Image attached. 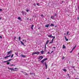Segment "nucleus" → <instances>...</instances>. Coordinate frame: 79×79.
I'll return each mask as SVG.
<instances>
[{
	"label": "nucleus",
	"mask_w": 79,
	"mask_h": 79,
	"mask_svg": "<svg viewBox=\"0 0 79 79\" xmlns=\"http://www.w3.org/2000/svg\"><path fill=\"white\" fill-rule=\"evenodd\" d=\"M75 79H79L78 78H75Z\"/></svg>",
	"instance_id": "nucleus-56"
},
{
	"label": "nucleus",
	"mask_w": 79,
	"mask_h": 79,
	"mask_svg": "<svg viewBox=\"0 0 79 79\" xmlns=\"http://www.w3.org/2000/svg\"><path fill=\"white\" fill-rule=\"evenodd\" d=\"M20 56H21L22 57H23V58H26L27 57V56H24L23 54L20 55Z\"/></svg>",
	"instance_id": "nucleus-6"
},
{
	"label": "nucleus",
	"mask_w": 79,
	"mask_h": 79,
	"mask_svg": "<svg viewBox=\"0 0 79 79\" xmlns=\"http://www.w3.org/2000/svg\"><path fill=\"white\" fill-rule=\"evenodd\" d=\"M32 55H36V53L35 52L33 53L32 54Z\"/></svg>",
	"instance_id": "nucleus-18"
},
{
	"label": "nucleus",
	"mask_w": 79,
	"mask_h": 79,
	"mask_svg": "<svg viewBox=\"0 0 79 79\" xmlns=\"http://www.w3.org/2000/svg\"><path fill=\"white\" fill-rule=\"evenodd\" d=\"M72 52H73V51H71L70 52V53H72Z\"/></svg>",
	"instance_id": "nucleus-46"
},
{
	"label": "nucleus",
	"mask_w": 79,
	"mask_h": 79,
	"mask_svg": "<svg viewBox=\"0 0 79 79\" xmlns=\"http://www.w3.org/2000/svg\"><path fill=\"white\" fill-rule=\"evenodd\" d=\"M20 42H21V44H22V45H24V43H23V42L21 41H20Z\"/></svg>",
	"instance_id": "nucleus-20"
},
{
	"label": "nucleus",
	"mask_w": 79,
	"mask_h": 79,
	"mask_svg": "<svg viewBox=\"0 0 79 79\" xmlns=\"http://www.w3.org/2000/svg\"><path fill=\"white\" fill-rule=\"evenodd\" d=\"M73 68H74V67H73Z\"/></svg>",
	"instance_id": "nucleus-60"
},
{
	"label": "nucleus",
	"mask_w": 79,
	"mask_h": 79,
	"mask_svg": "<svg viewBox=\"0 0 79 79\" xmlns=\"http://www.w3.org/2000/svg\"><path fill=\"white\" fill-rule=\"evenodd\" d=\"M11 53V51H10L8 52L7 55H10Z\"/></svg>",
	"instance_id": "nucleus-7"
},
{
	"label": "nucleus",
	"mask_w": 79,
	"mask_h": 79,
	"mask_svg": "<svg viewBox=\"0 0 79 79\" xmlns=\"http://www.w3.org/2000/svg\"><path fill=\"white\" fill-rule=\"evenodd\" d=\"M27 12H28V13H29V10H27Z\"/></svg>",
	"instance_id": "nucleus-28"
},
{
	"label": "nucleus",
	"mask_w": 79,
	"mask_h": 79,
	"mask_svg": "<svg viewBox=\"0 0 79 79\" xmlns=\"http://www.w3.org/2000/svg\"><path fill=\"white\" fill-rule=\"evenodd\" d=\"M53 51L51 52V53H50V54H51V53H53Z\"/></svg>",
	"instance_id": "nucleus-42"
},
{
	"label": "nucleus",
	"mask_w": 79,
	"mask_h": 79,
	"mask_svg": "<svg viewBox=\"0 0 79 79\" xmlns=\"http://www.w3.org/2000/svg\"><path fill=\"white\" fill-rule=\"evenodd\" d=\"M52 35H48V37H52Z\"/></svg>",
	"instance_id": "nucleus-19"
},
{
	"label": "nucleus",
	"mask_w": 79,
	"mask_h": 79,
	"mask_svg": "<svg viewBox=\"0 0 79 79\" xmlns=\"http://www.w3.org/2000/svg\"><path fill=\"white\" fill-rule=\"evenodd\" d=\"M57 15V14H55V15H54V17L55 16H56V15Z\"/></svg>",
	"instance_id": "nucleus-30"
},
{
	"label": "nucleus",
	"mask_w": 79,
	"mask_h": 79,
	"mask_svg": "<svg viewBox=\"0 0 79 79\" xmlns=\"http://www.w3.org/2000/svg\"><path fill=\"white\" fill-rule=\"evenodd\" d=\"M70 35V34H69V35Z\"/></svg>",
	"instance_id": "nucleus-52"
},
{
	"label": "nucleus",
	"mask_w": 79,
	"mask_h": 79,
	"mask_svg": "<svg viewBox=\"0 0 79 79\" xmlns=\"http://www.w3.org/2000/svg\"><path fill=\"white\" fill-rule=\"evenodd\" d=\"M21 13H22V14L23 15H24V14H26V12H25L24 11H22L21 12Z\"/></svg>",
	"instance_id": "nucleus-5"
},
{
	"label": "nucleus",
	"mask_w": 79,
	"mask_h": 79,
	"mask_svg": "<svg viewBox=\"0 0 79 79\" xmlns=\"http://www.w3.org/2000/svg\"><path fill=\"white\" fill-rule=\"evenodd\" d=\"M49 42V41L48 40H47L46 42V44L45 45H47V44H48Z\"/></svg>",
	"instance_id": "nucleus-13"
},
{
	"label": "nucleus",
	"mask_w": 79,
	"mask_h": 79,
	"mask_svg": "<svg viewBox=\"0 0 79 79\" xmlns=\"http://www.w3.org/2000/svg\"><path fill=\"white\" fill-rule=\"evenodd\" d=\"M51 18L52 19H56V17L55 18V16H52L51 17Z\"/></svg>",
	"instance_id": "nucleus-8"
},
{
	"label": "nucleus",
	"mask_w": 79,
	"mask_h": 79,
	"mask_svg": "<svg viewBox=\"0 0 79 79\" xmlns=\"http://www.w3.org/2000/svg\"><path fill=\"white\" fill-rule=\"evenodd\" d=\"M52 38H53V39H55V36H51V37Z\"/></svg>",
	"instance_id": "nucleus-24"
},
{
	"label": "nucleus",
	"mask_w": 79,
	"mask_h": 79,
	"mask_svg": "<svg viewBox=\"0 0 79 79\" xmlns=\"http://www.w3.org/2000/svg\"><path fill=\"white\" fill-rule=\"evenodd\" d=\"M2 19V18H0V19Z\"/></svg>",
	"instance_id": "nucleus-53"
},
{
	"label": "nucleus",
	"mask_w": 79,
	"mask_h": 79,
	"mask_svg": "<svg viewBox=\"0 0 79 79\" xmlns=\"http://www.w3.org/2000/svg\"><path fill=\"white\" fill-rule=\"evenodd\" d=\"M18 19H21V18H20V17H19L18 18Z\"/></svg>",
	"instance_id": "nucleus-29"
},
{
	"label": "nucleus",
	"mask_w": 79,
	"mask_h": 79,
	"mask_svg": "<svg viewBox=\"0 0 79 79\" xmlns=\"http://www.w3.org/2000/svg\"><path fill=\"white\" fill-rule=\"evenodd\" d=\"M33 5L34 6H36V4H33Z\"/></svg>",
	"instance_id": "nucleus-40"
},
{
	"label": "nucleus",
	"mask_w": 79,
	"mask_h": 79,
	"mask_svg": "<svg viewBox=\"0 0 79 79\" xmlns=\"http://www.w3.org/2000/svg\"><path fill=\"white\" fill-rule=\"evenodd\" d=\"M50 26V25L48 24L45 26V27H49V26Z\"/></svg>",
	"instance_id": "nucleus-16"
},
{
	"label": "nucleus",
	"mask_w": 79,
	"mask_h": 79,
	"mask_svg": "<svg viewBox=\"0 0 79 79\" xmlns=\"http://www.w3.org/2000/svg\"><path fill=\"white\" fill-rule=\"evenodd\" d=\"M25 42H26V40H25Z\"/></svg>",
	"instance_id": "nucleus-49"
},
{
	"label": "nucleus",
	"mask_w": 79,
	"mask_h": 79,
	"mask_svg": "<svg viewBox=\"0 0 79 79\" xmlns=\"http://www.w3.org/2000/svg\"><path fill=\"white\" fill-rule=\"evenodd\" d=\"M8 69L11 70V71H16V70L15 69H18V68H15L14 69V68H8Z\"/></svg>",
	"instance_id": "nucleus-1"
},
{
	"label": "nucleus",
	"mask_w": 79,
	"mask_h": 79,
	"mask_svg": "<svg viewBox=\"0 0 79 79\" xmlns=\"http://www.w3.org/2000/svg\"><path fill=\"white\" fill-rule=\"evenodd\" d=\"M11 60H12L11 59H10L7 60V61L8 62V61H11Z\"/></svg>",
	"instance_id": "nucleus-23"
},
{
	"label": "nucleus",
	"mask_w": 79,
	"mask_h": 79,
	"mask_svg": "<svg viewBox=\"0 0 79 79\" xmlns=\"http://www.w3.org/2000/svg\"><path fill=\"white\" fill-rule=\"evenodd\" d=\"M63 48H66V46H65L64 45H63Z\"/></svg>",
	"instance_id": "nucleus-21"
},
{
	"label": "nucleus",
	"mask_w": 79,
	"mask_h": 79,
	"mask_svg": "<svg viewBox=\"0 0 79 79\" xmlns=\"http://www.w3.org/2000/svg\"><path fill=\"white\" fill-rule=\"evenodd\" d=\"M44 58V57H43V56H39V58H38V60H39V61H40V60H42V59H43V58Z\"/></svg>",
	"instance_id": "nucleus-2"
},
{
	"label": "nucleus",
	"mask_w": 79,
	"mask_h": 79,
	"mask_svg": "<svg viewBox=\"0 0 79 79\" xmlns=\"http://www.w3.org/2000/svg\"><path fill=\"white\" fill-rule=\"evenodd\" d=\"M44 64L45 65V66L46 67V69H47V68H48V65L47 64V63H46V62H44Z\"/></svg>",
	"instance_id": "nucleus-4"
},
{
	"label": "nucleus",
	"mask_w": 79,
	"mask_h": 79,
	"mask_svg": "<svg viewBox=\"0 0 79 79\" xmlns=\"http://www.w3.org/2000/svg\"><path fill=\"white\" fill-rule=\"evenodd\" d=\"M64 35H66V33H64Z\"/></svg>",
	"instance_id": "nucleus-51"
},
{
	"label": "nucleus",
	"mask_w": 79,
	"mask_h": 79,
	"mask_svg": "<svg viewBox=\"0 0 79 79\" xmlns=\"http://www.w3.org/2000/svg\"><path fill=\"white\" fill-rule=\"evenodd\" d=\"M41 17H43V16H44V15H41Z\"/></svg>",
	"instance_id": "nucleus-39"
},
{
	"label": "nucleus",
	"mask_w": 79,
	"mask_h": 79,
	"mask_svg": "<svg viewBox=\"0 0 79 79\" xmlns=\"http://www.w3.org/2000/svg\"><path fill=\"white\" fill-rule=\"evenodd\" d=\"M56 48L55 47H53V48Z\"/></svg>",
	"instance_id": "nucleus-50"
},
{
	"label": "nucleus",
	"mask_w": 79,
	"mask_h": 79,
	"mask_svg": "<svg viewBox=\"0 0 79 79\" xmlns=\"http://www.w3.org/2000/svg\"><path fill=\"white\" fill-rule=\"evenodd\" d=\"M56 26H55L56 27Z\"/></svg>",
	"instance_id": "nucleus-54"
},
{
	"label": "nucleus",
	"mask_w": 79,
	"mask_h": 79,
	"mask_svg": "<svg viewBox=\"0 0 79 79\" xmlns=\"http://www.w3.org/2000/svg\"><path fill=\"white\" fill-rule=\"evenodd\" d=\"M54 39H52V41L51 42H49V44H52V43H53V40H54Z\"/></svg>",
	"instance_id": "nucleus-9"
},
{
	"label": "nucleus",
	"mask_w": 79,
	"mask_h": 79,
	"mask_svg": "<svg viewBox=\"0 0 79 79\" xmlns=\"http://www.w3.org/2000/svg\"><path fill=\"white\" fill-rule=\"evenodd\" d=\"M64 58H65L64 57V56H63V57L62 58V60H64Z\"/></svg>",
	"instance_id": "nucleus-27"
},
{
	"label": "nucleus",
	"mask_w": 79,
	"mask_h": 79,
	"mask_svg": "<svg viewBox=\"0 0 79 79\" xmlns=\"http://www.w3.org/2000/svg\"><path fill=\"white\" fill-rule=\"evenodd\" d=\"M34 25L33 24V25H32L31 26V29H33V27H34Z\"/></svg>",
	"instance_id": "nucleus-17"
},
{
	"label": "nucleus",
	"mask_w": 79,
	"mask_h": 79,
	"mask_svg": "<svg viewBox=\"0 0 79 79\" xmlns=\"http://www.w3.org/2000/svg\"><path fill=\"white\" fill-rule=\"evenodd\" d=\"M68 76H69V74H68Z\"/></svg>",
	"instance_id": "nucleus-58"
},
{
	"label": "nucleus",
	"mask_w": 79,
	"mask_h": 79,
	"mask_svg": "<svg viewBox=\"0 0 79 79\" xmlns=\"http://www.w3.org/2000/svg\"><path fill=\"white\" fill-rule=\"evenodd\" d=\"M2 62H3V63H6V62H8L7 60V61H3Z\"/></svg>",
	"instance_id": "nucleus-31"
},
{
	"label": "nucleus",
	"mask_w": 79,
	"mask_h": 79,
	"mask_svg": "<svg viewBox=\"0 0 79 79\" xmlns=\"http://www.w3.org/2000/svg\"><path fill=\"white\" fill-rule=\"evenodd\" d=\"M3 11L2 9H0V11Z\"/></svg>",
	"instance_id": "nucleus-37"
},
{
	"label": "nucleus",
	"mask_w": 79,
	"mask_h": 79,
	"mask_svg": "<svg viewBox=\"0 0 79 79\" xmlns=\"http://www.w3.org/2000/svg\"><path fill=\"white\" fill-rule=\"evenodd\" d=\"M13 55H14L13 54H12L11 57V58H13Z\"/></svg>",
	"instance_id": "nucleus-35"
},
{
	"label": "nucleus",
	"mask_w": 79,
	"mask_h": 79,
	"mask_svg": "<svg viewBox=\"0 0 79 79\" xmlns=\"http://www.w3.org/2000/svg\"><path fill=\"white\" fill-rule=\"evenodd\" d=\"M77 20H79V17H78V18H77Z\"/></svg>",
	"instance_id": "nucleus-44"
},
{
	"label": "nucleus",
	"mask_w": 79,
	"mask_h": 79,
	"mask_svg": "<svg viewBox=\"0 0 79 79\" xmlns=\"http://www.w3.org/2000/svg\"><path fill=\"white\" fill-rule=\"evenodd\" d=\"M24 74H25V75H27V73L26 72H24Z\"/></svg>",
	"instance_id": "nucleus-32"
},
{
	"label": "nucleus",
	"mask_w": 79,
	"mask_h": 79,
	"mask_svg": "<svg viewBox=\"0 0 79 79\" xmlns=\"http://www.w3.org/2000/svg\"><path fill=\"white\" fill-rule=\"evenodd\" d=\"M47 60V58H45L43 60H41V63H44V61H46V60Z\"/></svg>",
	"instance_id": "nucleus-3"
},
{
	"label": "nucleus",
	"mask_w": 79,
	"mask_h": 79,
	"mask_svg": "<svg viewBox=\"0 0 79 79\" xmlns=\"http://www.w3.org/2000/svg\"><path fill=\"white\" fill-rule=\"evenodd\" d=\"M23 40V42H24V40Z\"/></svg>",
	"instance_id": "nucleus-45"
},
{
	"label": "nucleus",
	"mask_w": 79,
	"mask_h": 79,
	"mask_svg": "<svg viewBox=\"0 0 79 79\" xmlns=\"http://www.w3.org/2000/svg\"><path fill=\"white\" fill-rule=\"evenodd\" d=\"M10 62H8L7 63V64H10Z\"/></svg>",
	"instance_id": "nucleus-36"
},
{
	"label": "nucleus",
	"mask_w": 79,
	"mask_h": 79,
	"mask_svg": "<svg viewBox=\"0 0 79 79\" xmlns=\"http://www.w3.org/2000/svg\"><path fill=\"white\" fill-rule=\"evenodd\" d=\"M28 19H29L27 18V19H28Z\"/></svg>",
	"instance_id": "nucleus-59"
},
{
	"label": "nucleus",
	"mask_w": 79,
	"mask_h": 79,
	"mask_svg": "<svg viewBox=\"0 0 79 79\" xmlns=\"http://www.w3.org/2000/svg\"><path fill=\"white\" fill-rule=\"evenodd\" d=\"M19 40H21V37H19Z\"/></svg>",
	"instance_id": "nucleus-38"
},
{
	"label": "nucleus",
	"mask_w": 79,
	"mask_h": 79,
	"mask_svg": "<svg viewBox=\"0 0 79 79\" xmlns=\"http://www.w3.org/2000/svg\"><path fill=\"white\" fill-rule=\"evenodd\" d=\"M46 44H45V46H44V50H46Z\"/></svg>",
	"instance_id": "nucleus-22"
},
{
	"label": "nucleus",
	"mask_w": 79,
	"mask_h": 79,
	"mask_svg": "<svg viewBox=\"0 0 79 79\" xmlns=\"http://www.w3.org/2000/svg\"><path fill=\"white\" fill-rule=\"evenodd\" d=\"M35 53H36V55H39L40 53V52H35Z\"/></svg>",
	"instance_id": "nucleus-10"
},
{
	"label": "nucleus",
	"mask_w": 79,
	"mask_h": 79,
	"mask_svg": "<svg viewBox=\"0 0 79 79\" xmlns=\"http://www.w3.org/2000/svg\"><path fill=\"white\" fill-rule=\"evenodd\" d=\"M10 66H13V64H11V65H10Z\"/></svg>",
	"instance_id": "nucleus-48"
},
{
	"label": "nucleus",
	"mask_w": 79,
	"mask_h": 79,
	"mask_svg": "<svg viewBox=\"0 0 79 79\" xmlns=\"http://www.w3.org/2000/svg\"><path fill=\"white\" fill-rule=\"evenodd\" d=\"M38 29H40V27L38 28Z\"/></svg>",
	"instance_id": "nucleus-57"
},
{
	"label": "nucleus",
	"mask_w": 79,
	"mask_h": 79,
	"mask_svg": "<svg viewBox=\"0 0 79 79\" xmlns=\"http://www.w3.org/2000/svg\"><path fill=\"white\" fill-rule=\"evenodd\" d=\"M10 56H11V55H9V56H6V57H4V58L6 59V58H8V57H10Z\"/></svg>",
	"instance_id": "nucleus-11"
},
{
	"label": "nucleus",
	"mask_w": 79,
	"mask_h": 79,
	"mask_svg": "<svg viewBox=\"0 0 79 79\" xmlns=\"http://www.w3.org/2000/svg\"><path fill=\"white\" fill-rule=\"evenodd\" d=\"M63 71H64L65 72H66V69H63Z\"/></svg>",
	"instance_id": "nucleus-26"
},
{
	"label": "nucleus",
	"mask_w": 79,
	"mask_h": 79,
	"mask_svg": "<svg viewBox=\"0 0 79 79\" xmlns=\"http://www.w3.org/2000/svg\"><path fill=\"white\" fill-rule=\"evenodd\" d=\"M76 45L73 48V49L72 50V51H73V50L75 48H76Z\"/></svg>",
	"instance_id": "nucleus-15"
},
{
	"label": "nucleus",
	"mask_w": 79,
	"mask_h": 79,
	"mask_svg": "<svg viewBox=\"0 0 79 79\" xmlns=\"http://www.w3.org/2000/svg\"><path fill=\"white\" fill-rule=\"evenodd\" d=\"M68 34H69V31H67V35H68Z\"/></svg>",
	"instance_id": "nucleus-34"
},
{
	"label": "nucleus",
	"mask_w": 79,
	"mask_h": 79,
	"mask_svg": "<svg viewBox=\"0 0 79 79\" xmlns=\"http://www.w3.org/2000/svg\"><path fill=\"white\" fill-rule=\"evenodd\" d=\"M15 39H16V37H15L14 38V40H15Z\"/></svg>",
	"instance_id": "nucleus-43"
},
{
	"label": "nucleus",
	"mask_w": 79,
	"mask_h": 79,
	"mask_svg": "<svg viewBox=\"0 0 79 79\" xmlns=\"http://www.w3.org/2000/svg\"><path fill=\"white\" fill-rule=\"evenodd\" d=\"M48 53L49 54L50 53V52H48Z\"/></svg>",
	"instance_id": "nucleus-47"
},
{
	"label": "nucleus",
	"mask_w": 79,
	"mask_h": 79,
	"mask_svg": "<svg viewBox=\"0 0 79 79\" xmlns=\"http://www.w3.org/2000/svg\"><path fill=\"white\" fill-rule=\"evenodd\" d=\"M47 79H49V78H47Z\"/></svg>",
	"instance_id": "nucleus-55"
},
{
	"label": "nucleus",
	"mask_w": 79,
	"mask_h": 79,
	"mask_svg": "<svg viewBox=\"0 0 79 79\" xmlns=\"http://www.w3.org/2000/svg\"><path fill=\"white\" fill-rule=\"evenodd\" d=\"M40 53L41 54H44V50L41 51H40Z\"/></svg>",
	"instance_id": "nucleus-12"
},
{
	"label": "nucleus",
	"mask_w": 79,
	"mask_h": 79,
	"mask_svg": "<svg viewBox=\"0 0 79 79\" xmlns=\"http://www.w3.org/2000/svg\"><path fill=\"white\" fill-rule=\"evenodd\" d=\"M50 26H54V25L53 24H51Z\"/></svg>",
	"instance_id": "nucleus-25"
},
{
	"label": "nucleus",
	"mask_w": 79,
	"mask_h": 79,
	"mask_svg": "<svg viewBox=\"0 0 79 79\" xmlns=\"http://www.w3.org/2000/svg\"><path fill=\"white\" fill-rule=\"evenodd\" d=\"M0 38L1 39H2V36H0Z\"/></svg>",
	"instance_id": "nucleus-41"
},
{
	"label": "nucleus",
	"mask_w": 79,
	"mask_h": 79,
	"mask_svg": "<svg viewBox=\"0 0 79 79\" xmlns=\"http://www.w3.org/2000/svg\"><path fill=\"white\" fill-rule=\"evenodd\" d=\"M36 5H37L38 6H40V5H39V4L38 3H37L36 4Z\"/></svg>",
	"instance_id": "nucleus-33"
},
{
	"label": "nucleus",
	"mask_w": 79,
	"mask_h": 79,
	"mask_svg": "<svg viewBox=\"0 0 79 79\" xmlns=\"http://www.w3.org/2000/svg\"><path fill=\"white\" fill-rule=\"evenodd\" d=\"M65 39V40L66 41H68V39L66 38V37L65 36H64Z\"/></svg>",
	"instance_id": "nucleus-14"
}]
</instances>
